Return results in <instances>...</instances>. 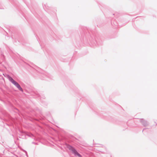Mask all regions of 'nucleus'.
<instances>
[{"mask_svg": "<svg viewBox=\"0 0 157 157\" xmlns=\"http://www.w3.org/2000/svg\"><path fill=\"white\" fill-rule=\"evenodd\" d=\"M9 80L14 85H15L18 89L22 92H23V90L19 84L16 81H14L11 77L9 76L8 77Z\"/></svg>", "mask_w": 157, "mask_h": 157, "instance_id": "obj_1", "label": "nucleus"}, {"mask_svg": "<svg viewBox=\"0 0 157 157\" xmlns=\"http://www.w3.org/2000/svg\"><path fill=\"white\" fill-rule=\"evenodd\" d=\"M69 149L71 150L73 153H74L75 155L77 156L78 157H82L81 155L78 153L77 151L73 147H70L69 148Z\"/></svg>", "mask_w": 157, "mask_h": 157, "instance_id": "obj_2", "label": "nucleus"}]
</instances>
